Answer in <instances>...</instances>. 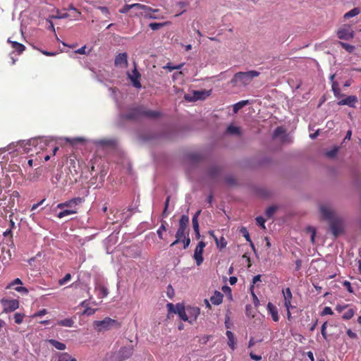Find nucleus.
Masks as SVG:
<instances>
[{
  "mask_svg": "<svg viewBox=\"0 0 361 361\" xmlns=\"http://www.w3.org/2000/svg\"><path fill=\"white\" fill-rule=\"evenodd\" d=\"M320 212L324 219L329 221L332 234L336 237L343 231L342 221L334 216L333 212L326 206L320 207Z\"/></svg>",
  "mask_w": 361,
  "mask_h": 361,
  "instance_id": "nucleus-1",
  "label": "nucleus"
},
{
  "mask_svg": "<svg viewBox=\"0 0 361 361\" xmlns=\"http://www.w3.org/2000/svg\"><path fill=\"white\" fill-rule=\"evenodd\" d=\"M260 73L257 71L236 73L231 80L234 86H245L249 85L253 78L258 77Z\"/></svg>",
  "mask_w": 361,
  "mask_h": 361,
  "instance_id": "nucleus-2",
  "label": "nucleus"
},
{
  "mask_svg": "<svg viewBox=\"0 0 361 361\" xmlns=\"http://www.w3.org/2000/svg\"><path fill=\"white\" fill-rule=\"evenodd\" d=\"M37 143V138H31L27 140H21L16 144L13 143L8 147L7 150L11 152L13 147H16V150H20L25 153H35V144Z\"/></svg>",
  "mask_w": 361,
  "mask_h": 361,
  "instance_id": "nucleus-3",
  "label": "nucleus"
},
{
  "mask_svg": "<svg viewBox=\"0 0 361 361\" xmlns=\"http://www.w3.org/2000/svg\"><path fill=\"white\" fill-rule=\"evenodd\" d=\"M159 113L154 111L145 110L142 107H136L130 110V112L125 115L128 119H137L140 117L156 118Z\"/></svg>",
  "mask_w": 361,
  "mask_h": 361,
  "instance_id": "nucleus-4",
  "label": "nucleus"
},
{
  "mask_svg": "<svg viewBox=\"0 0 361 361\" xmlns=\"http://www.w3.org/2000/svg\"><path fill=\"white\" fill-rule=\"evenodd\" d=\"M93 324L94 328L98 331H104L114 328L120 327L119 322L117 320L113 319L110 317H106L103 320L94 321Z\"/></svg>",
  "mask_w": 361,
  "mask_h": 361,
  "instance_id": "nucleus-5",
  "label": "nucleus"
},
{
  "mask_svg": "<svg viewBox=\"0 0 361 361\" xmlns=\"http://www.w3.org/2000/svg\"><path fill=\"white\" fill-rule=\"evenodd\" d=\"M189 223V217L187 215H182L179 221V226L176 233V240L171 244L173 247L180 242L181 239L185 235V231Z\"/></svg>",
  "mask_w": 361,
  "mask_h": 361,
  "instance_id": "nucleus-6",
  "label": "nucleus"
},
{
  "mask_svg": "<svg viewBox=\"0 0 361 361\" xmlns=\"http://www.w3.org/2000/svg\"><path fill=\"white\" fill-rule=\"evenodd\" d=\"M166 307L170 313L173 312L177 314L182 320L189 322L187 309L186 307H184L183 305L178 303L176 305H174L172 303L169 302L167 303Z\"/></svg>",
  "mask_w": 361,
  "mask_h": 361,
  "instance_id": "nucleus-7",
  "label": "nucleus"
},
{
  "mask_svg": "<svg viewBox=\"0 0 361 361\" xmlns=\"http://www.w3.org/2000/svg\"><path fill=\"white\" fill-rule=\"evenodd\" d=\"M210 94V91L207 90H195L192 94H187L184 96V99L189 102L197 100H204Z\"/></svg>",
  "mask_w": 361,
  "mask_h": 361,
  "instance_id": "nucleus-8",
  "label": "nucleus"
},
{
  "mask_svg": "<svg viewBox=\"0 0 361 361\" xmlns=\"http://www.w3.org/2000/svg\"><path fill=\"white\" fill-rule=\"evenodd\" d=\"M19 196V193L17 191H13L10 195H6L2 196V201L0 202V207L4 208V209H11L15 204V199L18 198Z\"/></svg>",
  "mask_w": 361,
  "mask_h": 361,
  "instance_id": "nucleus-9",
  "label": "nucleus"
},
{
  "mask_svg": "<svg viewBox=\"0 0 361 361\" xmlns=\"http://www.w3.org/2000/svg\"><path fill=\"white\" fill-rule=\"evenodd\" d=\"M206 243L203 241H200L198 243L195 250L193 257L197 266H200L203 262L204 259L202 255Z\"/></svg>",
  "mask_w": 361,
  "mask_h": 361,
  "instance_id": "nucleus-10",
  "label": "nucleus"
},
{
  "mask_svg": "<svg viewBox=\"0 0 361 361\" xmlns=\"http://www.w3.org/2000/svg\"><path fill=\"white\" fill-rule=\"evenodd\" d=\"M1 304L6 312H11L17 310L19 307V302L16 299H2Z\"/></svg>",
  "mask_w": 361,
  "mask_h": 361,
  "instance_id": "nucleus-11",
  "label": "nucleus"
},
{
  "mask_svg": "<svg viewBox=\"0 0 361 361\" xmlns=\"http://www.w3.org/2000/svg\"><path fill=\"white\" fill-rule=\"evenodd\" d=\"M22 285H23L22 281L20 279L17 278V279H14L13 281H11L10 283L8 284V286H6V289H9V288H13L14 286H17L16 287L14 288V289L17 292L24 294V295L28 294V293H29L28 289L24 286H22Z\"/></svg>",
  "mask_w": 361,
  "mask_h": 361,
  "instance_id": "nucleus-12",
  "label": "nucleus"
},
{
  "mask_svg": "<svg viewBox=\"0 0 361 361\" xmlns=\"http://www.w3.org/2000/svg\"><path fill=\"white\" fill-rule=\"evenodd\" d=\"M128 76L135 87L137 89L141 88L142 85L140 82V78L141 75L140 73L137 71L136 67H135L132 73H128Z\"/></svg>",
  "mask_w": 361,
  "mask_h": 361,
  "instance_id": "nucleus-13",
  "label": "nucleus"
},
{
  "mask_svg": "<svg viewBox=\"0 0 361 361\" xmlns=\"http://www.w3.org/2000/svg\"><path fill=\"white\" fill-rule=\"evenodd\" d=\"M337 35L341 39L348 40L354 37V32L349 27H343L338 30Z\"/></svg>",
  "mask_w": 361,
  "mask_h": 361,
  "instance_id": "nucleus-14",
  "label": "nucleus"
},
{
  "mask_svg": "<svg viewBox=\"0 0 361 361\" xmlns=\"http://www.w3.org/2000/svg\"><path fill=\"white\" fill-rule=\"evenodd\" d=\"M82 201H83V200L81 197H74L68 201L65 202L58 204L56 207L58 209H63L64 207H68V208L71 209L73 207L82 203Z\"/></svg>",
  "mask_w": 361,
  "mask_h": 361,
  "instance_id": "nucleus-15",
  "label": "nucleus"
},
{
  "mask_svg": "<svg viewBox=\"0 0 361 361\" xmlns=\"http://www.w3.org/2000/svg\"><path fill=\"white\" fill-rule=\"evenodd\" d=\"M35 144V154H39L40 151L44 150L48 145L50 140L46 137H37Z\"/></svg>",
  "mask_w": 361,
  "mask_h": 361,
  "instance_id": "nucleus-16",
  "label": "nucleus"
},
{
  "mask_svg": "<svg viewBox=\"0 0 361 361\" xmlns=\"http://www.w3.org/2000/svg\"><path fill=\"white\" fill-rule=\"evenodd\" d=\"M188 312V317L189 318V323L192 324L195 322L200 314V309L197 307H186Z\"/></svg>",
  "mask_w": 361,
  "mask_h": 361,
  "instance_id": "nucleus-17",
  "label": "nucleus"
},
{
  "mask_svg": "<svg viewBox=\"0 0 361 361\" xmlns=\"http://www.w3.org/2000/svg\"><path fill=\"white\" fill-rule=\"evenodd\" d=\"M134 348L133 345H129L121 348L119 350L118 355L122 360L129 358L133 353Z\"/></svg>",
  "mask_w": 361,
  "mask_h": 361,
  "instance_id": "nucleus-18",
  "label": "nucleus"
},
{
  "mask_svg": "<svg viewBox=\"0 0 361 361\" xmlns=\"http://www.w3.org/2000/svg\"><path fill=\"white\" fill-rule=\"evenodd\" d=\"M115 65L118 67L125 68L128 65V55L126 52L118 54L114 61Z\"/></svg>",
  "mask_w": 361,
  "mask_h": 361,
  "instance_id": "nucleus-19",
  "label": "nucleus"
},
{
  "mask_svg": "<svg viewBox=\"0 0 361 361\" xmlns=\"http://www.w3.org/2000/svg\"><path fill=\"white\" fill-rule=\"evenodd\" d=\"M130 9H145L149 10V8L146 7V5L141 4H126L122 8L119 10L121 13H126Z\"/></svg>",
  "mask_w": 361,
  "mask_h": 361,
  "instance_id": "nucleus-20",
  "label": "nucleus"
},
{
  "mask_svg": "<svg viewBox=\"0 0 361 361\" xmlns=\"http://www.w3.org/2000/svg\"><path fill=\"white\" fill-rule=\"evenodd\" d=\"M283 295L284 300V306L286 310H290L293 306L291 305L292 293L289 288L283 290Z\"/></svg>",
  "mask_w": 361,
  "mask_h": 361,
  "instance_id": "nucleus-21",
  "label": "nucleus"
},
{
  "mask_svg": "<svg viewBox=\"0 0 361 361\" xmlns=\"http://www.w3.org/2000/svg\"><path fill=\"white\" fill-rule=\"evenodd\" d=\"M357 102V99L355 96H348L345 99H343L338 102L340 106L347 105L350 107H355V103Z\"/></svg>",
  "mask_w": 361,
  "mask_h": 361,
  "instance_id": "nucleus-22",
  "label": "nucleus"
},
{
  "mask_svg": "<svg viewBox=\"0 0 361 361\" xmlns=\"http://www.w3.org/2000/svg\"><path fill=\"white\" fill-rule=\"evenodd\" d=\"M209 233L214 238V240H215L216 246H217L218 248L223 249V248H225L226 247L227 242H226V239L223 236H221L220 238H218L214 235V233L212 231H210L209 232Z\"/></svg>",
  "mask_w": 361,
  "mask_h": 361,
  "instance_id": "nucleus-23",
  "label": "nucleus"
},
{
  "mask_svg": "<svg viewBox=\"0 0 361 361\" xmlns=\"http://www.w3.org/2000/svg\"><path fill=\"white\" fill-rule=\"evenodd\" d=\"M267 310L269 314L271 315L272 319L274 322H278L279 319L278 310L276 306H274L272 303L269 302L267 304Z\"/></svg>",
  "mask_w": 361,
  "mask_h": 361,
  "instance_id": "nucleus-24",
  "label": "nucleus"
},
{
  "mask_svg": "<svg viewBox=\"0 0 361 361\" xmlns=\"http://www.w3.org/2000/svg\"><path fill=\"white\" fill-rule=\"evenodd\" d=\"M55 361H77L68 353H59L56 355Z\"/></svg>",
  "mask_w": 361,
  "mask_h": 361,
  "instance_id": "nucleus-25",
  "label": "nucleus"
},
{
  "mask_svg": "<svg viewBox=\"0 0 361 361\" xmlns=\"http://www.w3.org/2000/svg\"><path fill=\"white\" fill-rule=\"evenodd\" d=\"M223 294L219 291H215L214 293L211 296L210 301L213 305H219L222 302Z\"/></svg>",
  "mask_w": 361,
  "mask_h": 361,
  "instance_id": "nucleus-26",
  "label": "nucleus"
},
{
  "mask_svg": "<svg viewBox=\"0 0 361 361\" xmlns=\"http://www.w3.org/2000/svg\"><path fill=\"white\" fill-rule=\"evenodd\" d=\"M356 310L352 307L350 305H348V307L343 312L342 315V318L344 320L350 319L355 314Z\"/></svg>",
  "mask_w": 361,
  "mask_h": 361,
  "instance_id": "nucleus-27",
  "label": "nucleus"
},
{
  "mask_svg": "<svg viewBox=\"0 0 361 361\" xmlns=\"http://www.w3.org/2000/svg\"><path fill=\"white\" fill-rule=\"evenodd\" d=\"M95 290L97 293V296L99 298H104L106 297L109 294L108 289L105 286L102 285H97L95 287Z\"/></svg>",
  "mask_w": 361,
  "mask_h": 361,
  "instance_id": "nucleus-28",
  "label": "nucleus"
},
{
  "mask_svg": "<svg viewBox=\"0 0 361 361\" xmlns=\"http://www.w3.org/2000/svg\"><path fill=\"white\" fill-rule=\"evenodd\" d=\"M226 335L228 338V345L233 350L235 349V338L233 334L231 331H227Z\"/></svg>",
  "mask_w": 361,
  "mask_h": 361,
  "instance_id": "nucleus-29",
  "label": "nucleus"
},
{
  "mask_svg": "<svg viewBox=\"0 0 361 361\" xmlns=\"http://www.w3.org/2000/svg\"><path fill=\"white\" fill-rule=\"evenodd\" d=\"M285 133H286V130L284 128H283L281 126L277 127L274 132L273 137H274V138H280L282 142H283L284 139H283V136L285 135Z\"/></svg>",
  "mask_w": 361,
  "mask_h": 361,
  "instance_id": "nucleus-30",
  "label": "nucleus"
},
{
  "mask_svg": "<svg viewBox=\"0 0 361 361\" xmlns=\"http://www.w3.org/2000/svg\"><path fill=\"white\" fill-rule=\"evenodd\" d=\"M8 42L11 43L12 44V47L19 54H21L25 50V46L20 43L11 41L10 39H8Z\"/></svg>",
  "mask_w": 361,
  "mask_h": 361,
  "instance_id": "nucleus-31",
  "label": "nucleus"
},
{
  "mask_svg": "<svg viewBox=\"0 0 361 361\" xmlns=\"http://www.w3.org/2000/svg\"><path fill=\"white\" fill-rule=\"evenodd\" d=\"M77 212L75 209H64L61 212H60L58 214H57V216L59 218V219H62L66 216H68V215H71V214H75Z\"/></svg>",
  "mask_w": 361,
  "mask_h": 361,
  "instance_id": "nucleus-32",
  "label": "nucleus"
},
{
  "mask_svg": "<svg viewBox=\"0 0 361 361\" xmlns=\"http://www.w3.org/2000/svg\"><path fill=\"white\" fill-rule=\"evenodd\" d=\"M49 343L51 344L52 346H54L57 350H63L66 348V346L64 343H61L58 341L51 339L49 340Z\"/></svg>",
  "mask_w": 361,
  "mask_h": 361,
  "instance_id": "nucleus-33",
  "label": "nucleus"
},
{
  "mask_svg": "<svg viewBox=\"0 0 361 361\" xmlns=\"http://www.w3.org/2000/svg\"><path fill=\"white\" fill-rule=\"evenodd\" d=\"M360 13V9L359 8H354L350 11L347 12L344 15V18L348 19L350 18H353L354 16H357Z\"/></svg>",
  "mask_w": 361,
  "mask_h": 361,
  "instance_id": "nucleus-34",
  "label": "nucleus"
},
{
  "mask_svg": "<svg viewBox=\"0 0 361 361\" xmlns=\"http://www.w3.org/2000/svg\"><path fill=\"white\" fill-rule=\"evenodd\" d=\"M240 128L235 126L234 125H229L227 127V133L231 135H239L240 134Z\"/></svg>",
  "mask_w": 361,
  "mask_h": 361,
  "instance_id": "nucleus-35",
  "label": "nucleus"
},
{
  "mask_svg": "<svg viewBox=\"0 0 361 361\" xmlns=\"http://www.w3.org/2000/svg\"><path fill=\"white\" fill-rule=\"evenodd\" d=\"M240 233H242L243 237L246 239V240L250 243V244L252 246V247L254 248V245H253V243H252V242L251 240V238L250 237V234H249L247 228H245V227L241 228Z\"/></svg>",
  "mask_w": 361,
  "mask_h": 361,
  "instance_id": "nucleus-36",
  "label": "nucleus"
},
{
  "mask_svg": "<svg viewBox=\"0 0 361 361\" xmlns=\"http://www.w3.org/2000/svg\"><path fill=\"white\" fill-rule=\"evenodd\" d=\"M169 24V22H164V23H152L149 25V27L152 30H157L159 28Z\"/></svg>",
  "mask_w": 361,
  "mask_h": 361,
  "instance_id": "nucleus-37",
  "label": "nucleus"
},
{
  "mask_svg": "<svg viewBox=\"0 0 361 361\" xmlns=\"http://www.w3.org/2000/svg\"><path fill=\"white\" fill-rule=\"evenodd\" d=\"M92 143L97 145L107 146L111 145V141L106 139L95 140L92 141Z\"/></svg>",
  "mask_w": 361,
  "mask_h": 361,
  "instance_id": "nucleus-38",
  "label": "nucleus"
},
{
  "mask_svg": "<svg viewBox=\"0 0 361 361\" xmlns=\"http://www.w3.org/2000/svg\"><path fill=\"white\" fill-rule=\"evenodd\" d=\"M68 17H69L68 13H61L59 10H56V15L51 16L49 17V18H53V19H65V18H67Z\"/></svg>",
  "mask_w": 361,
  "mask_h": 361,
  "instance_id": "nucleus-39",
  "label": "nucleus"
},
{
  "mask_svg": "<svg viewBox=\"0 0 361 361\" xmlns=\"http://www.w3.org/2000/svg\"><path fill=\"white\" fill-rule=\"evenodd\" d=\"M248 103L247 100L240 101L233 105V111L237 113L241 108L245 106Z\"/></svg>",
  "mask_w": 361,
  "mask_h": 361,
  "instance_id": "nucleus-40",
  "label": "nucleus"
},
{
  "mask_svg": "<svg viewBox=\"0 0 361 361\" xmlns=\"http://www.w3.org/2000/svg\"><path fill=\"white\" fill-rule=\"evenodd\" d=\"M200 214V211H198L192 219V227L194 230H197L199 228L198 216Z\"/></svg>",
  "mask_w": 361,
  "mask_h": 361,
  "instance_id": "nucleus-41",
  "label": "nucleus"
},
{
  "mask_svg": "<svg viewBox=\"0 0 361 361\" xmlns=\"http://www.w3.org/2000/svg\"><path fill=\"white\" fill-rule=\"evenodd\" d=\"M134 16H144L145 18H149V19L158 18L157 16L152 15L151 13H149V12H145V14H143L142 12L135 13Z\"/></svg>",
  "mask_w": 361,
  "mask_h": 361,
  "instance_id": "nucleus-42",
  "label": "nucleus"
},
{
  "mask_svg": "<svg viewBox=\"0 0 361 361\" xmlns=\"http://www.w3.org/2000/svg\"><path fill=\"white\" fill-rule=\"evenodd\" d=\"M61 326L71 327L73 324V321L71 319H65L58 322Z\"/></svg>",
  "mask_w": 361,
  "mask_h": 361,
  "instance_id": "nucleus-43",
  "label": "nucleus"
},
{
  "mask_svg": "<svg viewBox=\"0 0 361 361\" xmlns=\"http://www.w3.org/2000/svg\"><path fill=\"white\" fill-rule=\"evenodd\" d=\"M339 44L343 49H345L349 53H352L355 50V47L353 45L342 42H340Z\"/></svg>",
  "mask_w": 361,
  "mask_h": 361,
  "instance_id": "nucleus-44",
  "label": "nucleus"
},
{
  "mask_svg": "<svg viewBox=\"0 0 361 361\" xmlns=\"http://www.w3.org/2000/svg\"><path fill=\"white\" fill-rule=\"evenodd\" d=\"M40 173L37 171L34 172L33 173H30L27 176V180L31 182H35L38 180Z\"/></svg>",
  "mask_w": 361,
  "mask_h": 361,
  "instance_id": "nucleus-45",
  "label": "nucleus"
},
{
  "mask_svg": "<svg viewBox=\"0 0 361 361\" xmlns=\"http://www.w3.org/2000/svg\"><path fill=\"white\" fill-rule=\"evenodd\" d=\"M332 91L334 92V95L338 97L340 95V89L338 87V84L336 82H332Z\"/></svg>",
  "mask_w": 361,
  "mask_h": 361,
  "instance_id": "nucleus-46",
  "label": "nucleus"
},
{
  "mask_svg": "<svg viewBox=\"0 0 361 361\" xmlns=\"http://www.w3.org/2000/svg\"><path fill=\"white\" fill-rule=\"evenodd\" d=\"M307 232L310 233L311 235H310V239H311V242L312 243H314V239H315V235H316V230L314 227H311V226H309L307 228Z\"/></svg>",
  "mask_w": 361,
  "mask_h": 361,
  "instance_id": "nucleus-47",
  "label": "nucleus"
},
{
  "mask_svg": "<svg viewBox=\"0 0 361 361\" xmlns=\"http://www.w3.org/2000/svg\"><path fill=\"white\" fill-rule=\"evenodd\" d=\"M66 140L67 142H69L72 145H74V144H75L77 142H83L85 141V139L83 138V137H75V138H73V139L66 138Z\"/></svg>",
  "mask_w": 361,
  "mask_h": 361,
  "instance_id": "nucleus-48",
  "label": "nucleus"
},
{
  "mask_svg": "<svg viewBox=\"0 0 361 361\" xmlns=\"http://www.w3.org/2000/svg\"><path fill=\"white\" fill-rule=\"evenodd\" d=\"M250 292H251V294L252 296L253 302L255 306H258L259 305V300L258 298L257 297V295H255V293H254L253 285H252L250 286Z\"/></svg>",
  "mask_w": 361,
  "mask_h": 361,
  "instance_id": "nucleus-49",
  "label": "nucleus"
},
{
  "mask_svg": "<svg viewBox=\"0 0 361 361\" xmlns=\"http://www.w3.org/2000/svg\"><path fill=\"white\" fill-rule=\"evenodd\" d=\"M337 152H338V148L335 147L332 149L326 152L325 154L326 157H328L329 158H333L336 156Z\"/></svg>",
  "mask_w": 361,
  "mask_h": 361,
  "instance_id": "nucleus-50",
  "label": "nucleus"
},
{
  "mask_svg": "<svg viewBox=\"0 0 361 361\" xmlns=\"http://www.w3.org/2000/svg\"><path fill=\"white\" fill-rule=\"evenodd\" d=\"M71 274H66L63 279H61L59 281V283L60 286H63V285L66 284L67 282H68L71 280Z\"/></svg>",
  "mask_w": 361,
  "mask_h": 361,
  "instance_id": "nucleus-51",
  "label": "nucleus"
},
{
  "mask_svg": "<svg viewBox=\"0 0 361 361\" xmlns=\"http://www.w3.org/2000/svg\"><path fill=\"white\" fill-rule=\"evenodd\" d=\"M24 318V314L20 313H16L14 315L15 322L16 324H21Z\"/></svg>",
  "mask_w": 361,
  "mask_h": 361,
  "instance_id": "nucleus-52",
  "label": "nucleus"
},
{
  "mask_svg": "<svg viewBox=\"0 0 361 361\" xmlns=\"http://www.w3.org/2000/svg\"><path fill=\"white\" fill-rule=\"evenodd\" d=\"M180 242H183V248L186 249L190 245V239L188 236L184 235V237H183V238L181 239Z\"/></svg>",
  "mask_w": 361,
  "mask_h": 361,
  "instance_id": "nucleus-53",
  "label": "nucleus"
},
{
  "mask_svg": "<svg viewBox=\"0 0 361 361\" xmlns=\"http://www.w3.org/2000/svg\"><path fill=\"white\" fill-rule=\"evenodd\" d=\"M333 314H334V312L330 307H325L323 309V310L321 313V315L322 316H324V315H327V314L332 315Z\"/></svg>",
  "mask_w": 361,
  "mask_h": 361,
  "instance_id": "nucleus-54",
  "label": "nucleus"
},
{
  "mask_svg": "<svg viewBox=\"0 0 361 361\" xmlns=\"http://www.w3.org/2000/svg\"><path fill=\"white\" fill-rule=\"evenodd\" d=\"M68 10L73 11L76 13V16H74L75 20H78V17L81 15V13L76 8H75L73 4L69 5Z\"/></svg>",
  "mask_w": 361,
  "mask_h": 361,
  "instance_id": "nucleus-55",
  "label": "nucleus"
},
{
  "mask_svg": "<svg viewBox=\"0 0 361 361\" xmlns=\"http://www.w3.org/2000/svg\"><path fill=\"white\" fill-rule=\"evenodd\" d=\"M166 231V227L164 224H161V226L157 230V233L160 239H163V232Z\"/></svg>",
  "mask_w": 361,
  "mask_h": 361,
  "instance_id": "nucleus-56",
  "label": "nucleus"
},
{
  "mask_svg": "<svg viewBox=\"0 0 361 361\" xmlns=\"http://www.w3.org/2000/svg\"><path fill=\"white\" fill-rule=\"evenodd\" d=\"M97 311V309H92L91 307H86V309H85L84 312H83V314H86V315H92L94 314Z\"/></svg>",
  "mask_w": 361,
  "mask_h": 361,
  "instance_id": "nucleus-57",
  "label": "nucleus"
},
{
  "mask_svg": "<svg viewBox=\"0 0 361 361\" xmlns=\"http://www.w3.org/2000/svg\"><path fill=\"white\" fill-rule=\"evenodd\" d=\"M256 221L258 225H259L263 229L265 228V219L262 216H258L256 218Z\"/></svg>",
  "mask_w": 361,
  "mask_h": 361,
  "instance_id": "nucleus-58",
  "label": "nucleus"
},
{
  "mask_svg": "<svg viewBox=\"0 0 361 361\" xmlns=\"http://www.w3.org/2000/svg\"><path fill=\"white\" fill-rule=\"evenodd\" d=\"M349 305L338 304L336 307V310L338 312H344Z\"/></svg>",
  "mask_w": 361,
  "mask_h": 361,
  "instance_id": "nucleus-59",
  "label": "nucleus"
},
{
  "mask_svg": "<svg viewBox=\"0 0 361 361\" xmlns=\"http://www.w3.org/2000/svg\"><path fill=\"white\" fill-rule=\"evenodd\" d=\"M276 208L275 207H269L266 210V214L269 217L272 216L274 213L276 212Z\"/></svg>",
  "mask_w": 361,
  "mask_h": 361,
  "instance_id": "nucleus-60",
  "label": "nucleus"
},
{
  "mask_svg": "<svg viewBox=\"0 0 361 361\" xmlns=\"http://www.w3.org/2000/svg\"><path fill=\"white\" fill-rule=\"evenodd\" d=\"M327 322H324L322 326L321 333L324 339L327 338V334L326 331Z\"/></svg>",
  "mask_w": 361,
  "mask_h": 361,
  "instance_id": "nucleus-61",
  "label": "nucleus"
},
{
  "mask_svg": "<svg viewBox=\"0 0 361 361\" xmlns=\"http://www.w3.org/2000/svg\"><path fill=\"white\" fill-rule=\"evenodd\" d=\"M98 9L100 10L102 13H104L106 16H108L109 14V8L106 6H98Z\"/></svg>",
  "mask_w": 361,
  "mask_h": 361,
  "instance_id": "nucleus-62",
  "label": "nucleus"
},
{
  "mask_svg": "<svg viewBox=\"0 0 361 361\" xmlns=\"http://www.w3.org/2000/svg\"><path fill=\"white\" fill-rule=\"evenodd\" d=\"M250 357H251V359H252L254 360H257V361H259V360H262V356L261 355H255L252 352L250 353Z\"/></svg>",
  "mask_w": 361,
  "mask_h": 361,
  "instance_id": "nucleus-63",
  "label": "nucleus"
},
{
  "mask_svg": "<svg viewBox=\"0 0 361 361\" xmlns=\"http://www.w3.org/2000/svg\"><path fill=\"white\" fill-rule=\"evenodd\" d=\"M343 286L345 287L350 293L353 292L351 283L349 281H345L343 282Z\"/></svg>",
  "mask_w": 361,
  "mask_h": 361,
  "instance_id": "nucleus-64",
  "label": "nucleus"
}]
</instances>
